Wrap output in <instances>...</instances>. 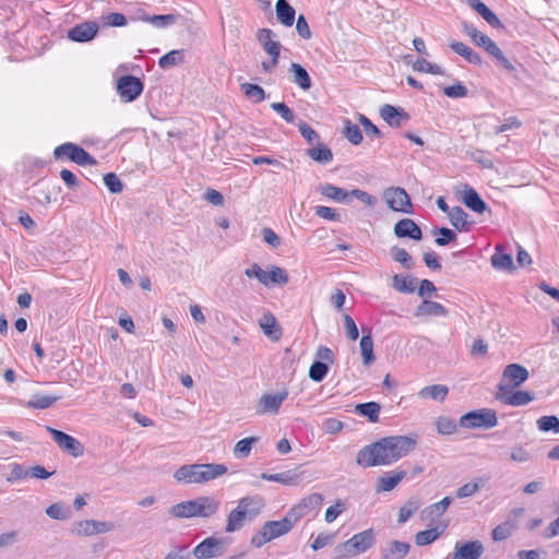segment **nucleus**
Instances as JSON below:
<instances>
[{
    "label": "nucleus",
    "mask_w": 559,
    "mask_h": 559,
    "mask_svg": "<svg viewBox=\"0 0 559 559\" xmlns=\"http://www.w3.org/2000/svg\"><path fill=\"white\" fill-rule=\"evenodd\" d=\"M501 246L496 247V252L491 257V264L497 270L511 271L514 269L513 259L511 254L503 253Z\"/></svg>",
    "instance_id": "nucleus-34"
},
{
    "label": "nucleus",
    "mask_w": 559,
    "mask_h": 559,
    "mask_svg": "<svg viewBox=\"0 0 559 559\" xmlns=\"http://www.w3.org/2000/svg\"><path fill=\"white\" fill-rule=\"evenodd\" d=\"M262 506V498L259 496L241 498L238 506L227 515L225 532L234 533L241 530L247 521L259 514Z\"/></svg>",
    "instance_id": "nucleus-3"
},
{
    "label": "nucleus",
    "mask_w": 559,
    "mask_h": 559,
    "mask_svg": "<svg viewBox=\"0 0 559 559\" xmlns=\"http://www.w3.org/2000/svg\"><path fill=\"white\" fill-rule=\"evenodd\" d=\"M390 254L394 261L401 263L405 269L412 270L414 267L413 258L405 249L394 246L390 249Z\"/></svg>",
    "instance_id": "nucleus-43"
},
{
    "label": "nucleus",
    "mask_w": 559,
    "mask_h": 559,
    "mask_svg": "<svg viewBox=\"0 0 559 559\" xmlns=\"http://www.w3.org/2000/svg\"><path fill=\"white\" fill-rule=\"evenodd\" d=\"M452 226L462 231L468 229L467 214L461 206H454L448 215Z\"/></svg>",
    "instance_id": "nucleus-38"
},
{
    "label": "nucleus",
    "mask_w": 559,
    "mask_h": 559,
    "mask_svg": "<svg viewBox=\"0 0 559 559\" xmlns=\"http://www.w3.org/2000/svg\"><path fill=\"white\" fill-rule=\"evenodd\" d=\"M436 428L441 435H452L456 431V423L448 416H440L436 420Z\"/></svg>",
    "instance_id": "nucleus-55"
},
{
    "label": "nucleus",
    "mask_w": 559,
    "mask_h": 559,
    "mask_svg": "<svg viewBox=\"0 0 559 559\" xmlns=\"http://www.w3.org/2000/svg\"><path fill=\"white\" fill-rule=\"evenodd\" d=\"M267 280L270 281V285H285L288 283L289 277L284 269L272 265L267 271Z\"/></svg>",
    "instance_id": "nucleus-52"
},
{
    "label": "nucleus",
    "mask_w": 559,
    "mask_h": 559,
    "mask_svg": "<svg viewBox=\"0 0 559 559\" xmlns=\"http://www.w3.org/2000/svg\"><path fill=\"white\" fill-rule=\"evenodd\" d=\"M193 508V500H188L173 506L168 512L171 516L177 519L194 518Z\"/></svg>",
    "instance_id": "nucleus-39"
},
{
    "label": "nucleus",
    "mask_w": 559,
    "mask_h": 559,
    "mask_svg": "<svg viewBox=\"0 0 559 559\" xmlns=\"http://www.w3.org/2000/svg\"><path fill=\"white\" fill-rule=\"evenodd\" d=\"M432 233L435 235H440V237L435 239L436 245L440 247L447 246L456 239V234L447 227H438L433 229Z\"/></svg>",
    "instance_id": "nucleus-57"
},
{
    "label": "nucleus",
    "mask_w": 559,
    "mask_h": 559,
    "mask_svg": "<svg viewBox=\"0 0 559 559\" xmlns=\"http://www.w3.org/2000/svg\"><path fill=\"white\" fill-rule=\"evenodd\" d=\"M413 69L415 71L426 72L430 74H443L442 69L438 64L430 63L426 59H418L416 62H414Z\"/></svg>",
    "instance_id": "nucleus-59"
},
{
    "label": "nucleus",
    "mask_w": 559,
    "mask_h": 559,
    "mask_svg": "<svg viewBox=\"0 0 559 559\" xmlns=\"http://www.w3.org/2000/svg\"><path fill=\"white\" fill-rule=\"evenodd\" d=\"M416 280L409 276L394 275L392 278V287L400 292L411 294L415 292Z\"/></svg>",
    "instance_id": "nucleus-40"
},
{
    "label": "nucleus",
    "mask_w": 559,
    "mask_h": 559,
    "mask_svg": "<svg viewBox=\"0 0 559 559\" xmlns=\"http://www.w3.org/2000/svg\"><path fill=\"white\" fill-rule=\"evenodd\" d=\"M464 32L466 35L469 36V38L475 45L481 48H485L491 40L489 36L485 35L483 32L478 31L473 25L464 24Z\"/></svg>",
    "instance_id": "nucleus-47"
},
{
    "label": "nucleus",
    "mask_w": 559,
    "mask_h": 559,
    "mask_svg": "<svg viewBox=\"0 0 559 559\" xmlns=\"http://www.w3.org/2000/svg\"><path fill=\"white\" fill-rule=\"evenodd\" d=\"M490 56L495 57L497 61L509 71H513V64L504 57L502 50L491 39L489 44L484 48Z\"/></svg>",
    "instance_id": "nucleus-46"
},
{
    "label": "nucleus",
    "mask_w": 559,
    "mask_h": 559,
    "mask_svg": "<svg viewBox=\"0 0 559 559\" xmlns=\"http://www.w3.org/2000/svg\"><path fill=\"white\" fill-rule=\"evenodd\" d=\"M460 425L465 428H493L498 425L497 412L491 408L468 412L461 416Z\"/></svg>",
    "instance_id": "nucleus-6"
},
{
    "label": "nucleus",
    "mask_w": 559,
    "mask_h": 559,
    "mask_svg": "<svg viewBox=\"0 0 559 559\" xmlns=\"http://www.w3.org/2000/svg\"><path fill=\"white\" fill-rule=\"evenodd\" d=\"M55 157H68L70 160L81 166L95 165L96 159L85 150L73 143H63L55 148Z\"/></svg>",
    "instance_id": "nucleus-9"
},
{
    "label": "nucleus",
    "mask_w": 559,
    "mask_h": 559,
    "mask_svg": "<svg viewBox=\"0 0 559 559\" xmlns=\"http://www.w3.org/2000/svg\"><path fill=\"white\" fill-rule=\"evenodd\" d=\"M380 116L388 122V124L394 128L402 126L403 122L409 119L408 114H406L402 108H396L389 104L381 107Z\"/></svg>",
    "instance_id": "nucleus-20"
},
{
    "label": "nucleus",
    "mask_w": 559,
    "mask_h": 559,
    "mask_svg": "<svg viewBox=\"0 0 559 559\" xmlns=\"http://www.w3.org/2000/svg\"><path fill=\"white\" fill-rule=\"evenodd\" d=\"M346 510V504L342 500H337L335 504L329 507L324 514V520L326 523H332L336 520V518Z\"/></svg>",
    "instance_id": "nucleus-61"
},
{
    "label": "nucleus",
    "mask_w": 559,
    "mask_h": 559,
    "mask_svg": "<svg viewBox=\"0 0 559 559\" xmlns=\"http://www.w3.org/2000/svg\"><path fill=\"white\" fill-rule=\"evenodd\" d=\"M467 4L476 11L490 26L504 28L500 19L480 0H467Z\"/></svg>",
    "instance_id": "nucleus-24"
},
{
    "label": "nucleus",
    "mask_w": 559,
    "mask_h": 559,
    "mask_svg": "<svg viewBox=\"0 0 559 559\" xmlns=\"http://www.w3.org/2000/svg\"><path fill=\"white\" fill-rule=\"evenodd\" d=\"M145 22H150L156 27H166L169 24L176 22L177 16L174 14H165V15H153V16H144L142 19Z\"/></svg>",
    "instance_id": "nucleus-60"
},
{
    "label": "nucleus",
    "mask_w": 559,
    "mask_h": 559,
    "mask_svg": "<svg viewBox=\"0 0 559 559\" xmlns=\"http://www.w3.org/2000/svg\"><path fill=\"white\" fill-rule=\"evenodd\" d=\"M47 431L62 451L69 453L73 457L83 455L84 448L78 439L51 427H47Z\"/></svg>",
    "instance_id": "nucleus-11"
},
{
    "label": "nucleus",
    "mask_w": 559,
    "mask_h": 559,
    "mask_svg": "<svg viewBox=\"0 0 559 559\" xmlns=\"http://www.w3.org/2000/svg\"><path fill=\"white\" fill-rule=\"evenodd\" d=\"M258 441H259L258 437H249V438L239 440L234 448L235 456L239 457V459H245V457L249 456L252 445L254 443H257Z\"/></svg>",
    "instance_id": "nucleus-44"
},
{
    "label": "nucleus",
    "mask_w": 559,
    "mask_h": 559,
    "mask_svg": "<svg viewBox=\"0 0 559 559\" xmlns=\"http://www.w3.org/2000/svg\"><path fill=\"white\" fill-rule=\"evenodd\" d=\"M194 518H210L216 514L221 508L219 500L211 496H202L193 499Z\"/></svg>",
    "instance_id": "nucleus-15"
},
{
    "label": "nucleus",
    "mask_w": 559,
    "mask_h": 559,
    "mask_svg": "<svg viewBox=\"0 0 559 559\" xmlns=\"http://www.w3.org/2000/svg\"><path fill=\"white\" fill-rule=\"evenodd\" d=\"M183 62V50H171L160 57L158 66L162 69H169Z\"/></svg>",
    "instance_id": "nucleus-45"
},
{
    "label": "nucleus",
    "mask_w": 559,
    "mask_h": 559,
    "mask_svg": "<svg viewBox=\"0 0 559 559\" xmlns=\"http://www.w3.org/2000/svg\"><path fill=\"white\" fill-rule=\"evenodd\" d=\"M355 409L359 415L367 417L370 423H377L379 420L381 406L377 402H368L357 404Z\"/></svg>",
    "instance_id": "nucleus-37"
},
{
    "label": "nucleus",
    "mask_w": 559,
    "mask_h": 559,
    "mask_svg": "<svg viewBox=\"0 0 559 559\" xmlns=\"http://www.w3.org/2000/svg\"><path fill=\"white\" fill-rule=\"evenodd\" d=\"M376 544V533L372 528L355 534L344 543L334 548L336 559L353 558L366 552Z\"/></svg>",
    "instance_id": "nucleus-4"
},
{
    "label": "nucleus",
    "mask_w": 559,
    "mask_h": 559,
    "mask_svg": "<svg viewBox=\"0 0 559 559\" xmlns=\"http://www.w3.org/2000/svg\"><path fill=\"white\" fill-rule=\"evenodd\" d=\"M98 31L95 22H84L75 25L68 32V38L73 41L84 43L92 40Z\"/></svg>",
    "instance_id": "nucleus-18"
},
{
    "label": "nucleus",
    "mask_w": 559,
    "mask_h": 559,
    "mask_svg": "<svg viewBox=\"0 0 559 559\" xmlns=\"http://www.w3.org/2000/svg\"><path fill=\"white\" fill-rule=\"evenodd\" d=\"M344 135L354 145H358L362 141L360 129L357 124L352 123L349 120H346L345 122Z\"/></svg>",
    "instance_id": "nucleus-56"
},
{
    "label": "nucleus",
    "mask_w": 559,
    "mask_h": 559,
    "mask_svg": "<svg viewBox=\"0 0 559 559\" xmlns=\"http://www.w3.org/2000/svg\"><path fill=\"white\" fill-rule=\"evenodd\" d=\"M382 197L392 211L405 214L413 213V204L405 189L400 187H389L383 191Z\"/></svg>",
    "instance_id": "nucleus-8"
},
{
    "label": "nucleus",
    "mask_w": 559,
    "mask_h": 559,
    "mask_svg": "<svg viewBox=\"0 0 559 559\" xmlns=\"http://www.w3.org/2000/svg\"><path fill=\"white\" fill-rule=\"evenodd\" d=\"M117 90L122 100L132 102L142 93L143 84L138 78L124 75L118 80Z\"/></svg>",
    "instance_id": "nucleus-12"
},
{
    "label": "nucleus",
    "mask_w": 559,
    "mask_h": 559,
    "mask_svg": "<svg viewBox=\"0 0 559 559\" xmlns=\"http://www.w3.org/2000/svg\"><path fill=\"white\" fill-rule=\"evenodd\" d=\"M419 508L418 502L416 501H408L406 504H404L400 511H399V523L406 522Z\"/></svg>",
    "instance_id": "nucleus-64"
},
{
    "label": "nucleus",
    "mask_w": 559,
    "mask_h": 559,
    "mask_svg": "<svg viewBox=\"0 0 559 559\" xmlns=\"http://www.w3.org/2000/svg\"><path fill=\"white\" fill-rule=\"evenodd\" d=\"M287 396V391H282L276 394H263L258 402L257 413L260 415L266 413L277 414L282 403Z\"/></svg>",
    "instance_id": "nucleus-13"
},
{
    "label": "nucleus",
    "mask_w": 559,
    "mask_h": 559,
    "mask_svg": "<svg viewBox=\"0 0 559 559\" xmlns=\"http://www.w3.org/2000/svg\"><path fill=\"white\" fill-rule=\"evenodd\" d=\"M289 72L292 73L293 82L301 90L307 91L311 87V79L302 66L293 62L289 67Z\"/></svg>",
    "instance_id": "nucleus-31"
},
{
    "label": "nucleus",
    "mask_w": 559,
    "mask_h": 559,
    "mask_svg": "<svg viewBox=\"0 0 559 559\" xmlns=\"http://www.w3.org/2000/svg\"><path fill=\"white\" fill-rule=\"evenodd\" d=\"M240 88L242 93L246 95V97H248L255 104L261 103L265 99V92L260 85L242 83L240 85Z\"/></svg>",
    "instance_id": "nucleus-41"
},
{
    "label": "nucleus",
    "mask_w": 559,
    "mask_h": 559,
    "mask_svg": "<svg viewBox=\"0 0 559 559\" xmlns=\"http://www.w3.org/2000/svg\"><path fill=\"white\" fill-rule=\"evenodd\" d=\"M451 49L457 53L459 56L463 57L466 61H468L472 64L480 66L483 62L481 57L479 53L475 52L472 48H469L467 45H465L462 41H453L450 45Z\"/></svg>",
    "instance_id": "nucleus-28"
},
{
    "label": "nucleus",
    "mask_w": 559,
    "mask_h": 559,
    "mask_svg": "<svg viewBox=\"0 0 559 559\" xmlns=\"http://www.w3.org/2000/svg\"><path fill=\"white\" fill-rule=\"evenodd\" d=\"M323 502V496L321 493H311L300 500V502L294 506L289 512L290 515L297 521L305 516L311 510L319 508Z\"/></svg>",
    "instance_id": "nucleus-16"
},
{
    "label": "nucleus",
    "mask_w": 559,
    "mask_h": 559,
    "mask_svg": "<svg viewBox=\"0 0 559 559\" xmlns=\"http://www.w3.org/2000/svg\"><path fill=\"white\" fill-rule=\"evenodd\" d=\"M449 311L441 304L424 299L415 309L414 316L417 318L421 317H447Z\"/></svg>",
    "instance_id": "nucleus-23"
},
{
    "label": "nucleus",
    "mask_w": 559,
    "mask_h": 559,
    "mask_svg": "<svg viewBox=\"0 0 559 559\" xmlns=\"http://www.w3.org/2000/svg\"><path fill=\"white\" fill-rule=\"evenodd\" d=\"M329 372V366L326 362L316 360L309 368V378L312 381H322Z\"/></svg>",
    "instance_id": "nucleus-53"
},
{
    "label": "nucleus",
    "mask_w": 559,
    "mask_h": 559,
    "mask_svg": "<svg viewBox=\"0 0 559 559\" xmlns=\"http://www.w3.org/2000/svg\"><path fill=\"white\" fill-rule=\"evenodd\" d=\"M272 110H274L276 114H278L286 122H294L295 121V114L293 110L284 103H272L271 104Z\"/></svg>",
    "instance_id": "nucleus-62"
},
{
    "label": "nucleus",
    "mask_w": 559,
    "mask_h": 559,
    "mask_svg": "<svg viewBox=\"0 0 559 559\" xmlns=\"http://www.w3.org/2000/svg\"><path fill=\"white\" fill-rule=\"evenodd\" d=\"M409 548L411 546L408 543L394 540L390 543L389 548L384 555H388V559H390V557L402 559L408 554Z\"/></svg>",
    "instance_id": "nucleus-49"
},
{
    "label": "nucleus",
    "mask_w": 559,
    "mask_h": 559,
    "mask_svg": "<svg viewBox=\"0 0 559 559\" xmlns=\"http://www.w3.org/2000/svg\"><path fill=\"white\" fill-rule=\"evenodd\" d=\"M306 155L319 164H328L333 159L332 151L323 143H317L306 151Z\"/></svg>",
    "instance_id": "nucleus-32"
},
{
    "label": "nucleus",
    "mask_w": 559,
    "mask_h": 559,
    "mask_svg": "<svg viewBox=\"0 0 559 559\" xmlns=\"http://www.w3.org/2000/svg\"><path fill=\"white\" fill-rule=\"evenodd\" d=\"M227 545V538L207 537L193 549V556L198 559L217 558L225 554Z\"/></svg>",
    "instance_id": "nucleus-10"
},
{
    "label": "nucleus",
    "mask_w": 559,
    "mask_h": 559,
    "mask_svg": "<svg viewBox=\"0 0 559 559\" xmlns=\"http://www.w3.org/2000/svg\"><path fill=\"white\" fill-rule=\"evenodd\" d=\"M227 472L223 464H190L180 466L174 474V478L183 484H203L213 480Z\"/></svg>",
    "instance_id": "nucleus-2"
},
{
    "label": "nucleus",
    "mask_w": 559,
    "mask_h": 559,
    "mask_svg": "<svg viewBox=\"0 0 559 559\" xmlns=\"http://www.w3.org/2000/svg\"><path fill=\"white\" fill-rule=\"evenodd\" d=\"M537 427L540 431L548 432L554 430L556 433L559 432V418L557 416H542L537 420Z\"/></svg>",
    "instance_id": "nucleus-58"
},
{
    "label": "nucleus",
    "mask_w": 559,
    "mask_h": 559,
    "mask_svg": "<svg viewBox=\"0 0 559 559\" xmlns=\"http://www.w3.org/2000/svg\"><path fill=\"white\" fill-rule=\"evenodd\" d=\"M416 443V439L408 436L384 437L360 449L356 463L362 467L390 465L412 452Z\"/></svg>",
    "instance_id": "nucleus-1"
},
{
    "label": "nucleus",
    "mask_w": 559,
    "mask_h": 559,
    "mask_svg": "<svg viewBox=\"0 0 559 559\" xmlns=\"http://www.w3.org/2000/svg\"><path fill=\"white\" fill-rule=\"evenodd\" d=\"M61 395H33L32 400L27 403L29 408L46 409L50 407L55 402L59 401Z\"/></svg>",
    "instance_id": "nucleus-42"
},
{
    "label": "nucleus",
    "mask_w": 559,
    "mask_h": 559,
    "mask_svg": "<svg viewBox=\"0 0 559 559\" xmlns=\"http://www.w3.org/2000/svg\"><path fill=\"white\" fill-rule=\"evenodd\" d=\"M406 477L405 471H395L391 475L381 476L378 478L376 491H391L393 490L400 481H402Z\"/></svg>",
    "instance_id": "nucleus-25"
},
{
    "label": "nucleus",
    "mask_w": 559,
    "mask_h": 559,
    "mask_svg": "<svg viewBox=\"0 0 559 559\" xmlns=\"http://www.w3.org/2000/svg\"><path fill=\"white\" fill-rule=\"evenodd\" d=\"M320 193L338 203H349V193L343 188L336 187L332 183H324L319 187Z\"/></svg>",
    "instance_id": "nucleus-26"
},
{
    "label": "nucleus",
    "mask_w": 559,
    "mask_h": 559,
    "mask_svg": "<svg viewBox=\"0 0 559 559\" xmlns=\"http://www.w3.org/2000/svg\"><path fill=\"white\" fill-rule=\"evenodd\" d=\"M110 530L111 525L109 523L95 520H83L74 524L72 532L78 536H92L109 532Z\"/></svg>",
    "instance_id": "nucleus-14"
},
{
    "label": "nucleus",
    "mask_w": 559,
    "mask_h": 559,
    "mask_svg": "<svg viewBox=\"0 0 559 559\" xmlns=\"http://www.w3.org/2000/svg\"><path fill=\"white\" fill-rule=\"evenodd\" d=\"M394 235L397 238H411L420 240L423 231L420 227L411 218H402L394 226Z\"/></svg>",
    "instance_id": "nucleus-19"
},
{
    "label": "nucleus",
    "mask_w": 559,
    "mask_h": 559,
    "mask_svg": "<svg viewBox=\"0 0 559 559\" xmlns=\"http://www.w3.org/2000/svg\"><path fill=\"white\" fill-rule=\"evenodd\" d=\"M528 379V370L519 364L508 365L502 373L498 392H511Z\"/></svg>",
    "instance_id": "nucleus-7"
},
{
    "label": "nucleus",
    "mask_w": 559,
    "mask_h": 559,
    "mask_svg": "<svg viewBox=\"0 0 559 559\" xmlns=\"http://www.w3.org/2000/svg\"><path fill=\"white\" fill-rule=\"evenodd\" d=\"M104 183L111 193H119L123 188L121 180L114 173H108L104 176Z\"/></svg>",
    "instance_id": "nucleus-63"
},
{
    "label": "nucleus",
    "mask_w": 559,
    "mask_h": 559,
    "mask_svg": "<svg viewBox=\"0 0 559 559\" xmlns=\"http://www.w3.org/2000/svg\"><path fill=\"white\" fill-rule=\"evenodd\" d=\"M463 203L468 209L479 214L487 210L486 203L473 188H468L464 191Z\"/></svg>",
    "instance_id": "nucleus-30"
},
{
    "label": "nucleus",
    "mask_w": 559,
    "mask_h": 559,
    "mask_svg": "<svg viewBox=\"0 0 559 559\" xmlns=\"http://www.w3.org/2000/svg\"><path fill=\"white\" fill-rule=\"evenodd\" d=\"M46 514L51 519L63 521L70 518L71 511L61 502H56L46 509Z\"/></svg>",
    "instance_id": "nucleus-51"
},
{
    "label": "nucleus",
    "mask_w": 559,
    "mask_h": 559,
    "mask_svg": "<svg viewBox=\"0 0 559 559\" xmlns=\"http://www.w3.org/2000/svg\"><path fill=\"white\" fill-rule=\"evenodd\" d=\"M440 534L441 533L438 531L437 527L426 530V531H420L415 535V543L417 546L429 545V544L433 543L440 536Z\"/></svg>",
    "instance_id": "nucleus-54"
},
{
    "label": "nucleus",
    "mask_w": 559,
    "mask_h": 559,
    "mask_svg": "<svg viewBox=\"0 0 559 559\" xmlns=\"http://www.w3.org/2000/svg\"><path fill=\"white\" fill-rule=\"evenodd\" d=\"M276 34L270 28H260L257 39L270 57L280 58L281 44L276 40Z\"/></svg>",
    "instance_id": "nucleus-17"
},
{
    "label": "nucleus",
    "mask_w": 559,
    "mask_h": 559,
    "mask_svg": "<svg viewBox=\"0 0 559 559\" xmlns=\"http://www.w3.org/2000/svg\"><path fill=\"white\" fill-rule=\"evenodd\" d=\"M516 525L510 521H506L492 530L491 536L495 542H501L512 535Z\"/></svg>",
    "instance_id": "nucleus-48"
},
{
    "label": "nucleus",
    "mask_w": 559,
    "mask_h": 559,
    "mask_svg": "<svg viewBox=\"0 0 559 559\" xmlns=\"http://www.w3.org/2000/svg\"><path fill=\"white\" fill-rule=\"evenodd\" d=\"M484 552L479 540H472L464 545L456 544L453 559H478Z\"/></svg>",
    "instance_id": "nucleus-22"
},
{
    "label": "nucleus",
    "mask_w": 559,
    "mask_h": 559,
    "mask_svg": "<svg viewBox=\"0 0 559 559\" xmlns=\"http://www.w3.org/2000/svg\"><path fill=\"white\" fill-rule=\"evenodd\" d=\"M449 393V389L443 384H433L423 388L419 391V396L423 399H431L436 401H444Z\"/></svg>",
    "instance_id": "nucleus-35"
},
{
    "label": "nucleus",
    "mask_w": 559,
    "mask_h": 559,
    "mask_svg": "<svg viewBox=\"0 0 559 559\" xmlns=\"http://www.w3.org/2000/svg\"><path fill=\"white\" fill-rule=\"evenodd\" d=\"M304 474V472H298L297 469L285 471L278 473L277 483L285 486H296L301 481Z\"/></svg>",
    "instance_id": "nucleus-50"
},
{
    "label": "nucleus",
    "mask_w": 559,
    "mask_h": 559,
    "mask_svg": "<svg viewBox=\"0 0 559 559\" xmlns=\"http://www.w3.org/2000/svg\"><path fill=\"white\" fill-rule=\"evenodd\" d=\"M359 346L362 356V364L365 366H370L371 364H373L376 357L373 355V340L371 337L370 331L368 332V334L362 335V337L360 338Z\"/></svg>",
    "instance_id": "nucleus-36"
},
{
    "label": "nucleus",
    "mask_w": 559,
    "mask_h": 559,
    "mask_svg": "<svg viewBox=\"0 0 559 559\" xmlns=\"http://www.w3.org/2000/svg\"><path fill=\"white\" fill-rule=\"evenodd\" d=\"M260 326L263 333L273 341H277L281 337V329L275 319L271 313H265L260 320Z\"/></svg>",
    "instance_id": "nucleus-29"
},
{
    "label": "nucleus",
    "mask_w": 559,
    "mask_h": 559,
    "mask_svg": "<svg viewBox=\"0 0 559 559\" xmlns=\"http://www.w3.org/2000/svg\"><path fill=\"white\" fill-rule=\"evenodd\" d=\"M496 399L506 405L512 406H523L528 404L534 400L532 393L527 391H516V392H498L496 394Z\"/></svg>",
    "instance_id": "nucleus-21"
},
{
    "label": "nucleus",
    "mask_w": 559,
    "mask_h": 559,
    "mask_svg": "<svg viewBox=\"0 0 559 559\" xmlns=\"http://www.w3.org/2000/svg\"><path fill=\"white\" fill-rule=\"evenodd\" d=\"M277 20L285 26H292L295 21V9L286 0H277L275 3Z\"/></svg>",
    "instance_id": "nucleus-27"
},
{
    "label": "nucleus",
    "mask_w": 559,
    "mask_h": 559,
    "mask_svg": "<svg viewBox=\"0 0 559 559\" xmlns=\"http://www.w3.org/2000/svg\"><path fill=\"white\" fill-rule=\"evenodd\" d=\"M451 502L452 499L450 497H444L439 502L430 504L423 511L424 518L430 521H435L447 511Z\"/></svg>",
    "instance_id": "nucleus-33"
},
{
    "label": "nucleus",
    "mask_w": 559,
    "mask_h": 559,
    "mask_svg": "<svg viewBox=\"0 0 559 559\" xmlns=\"http://www.w3.org/2000/svg\"><path fill=\"white\" fill-rule=\"evenodd\" d=\"M295 523L296 520L290 515V512L280 521H267L262 525L260 531L252 536L251 544L260 548L267 542L287 534L294 527Z\"/></svg>",
    "instance_id": "nucleus-5"
}]
</instances>
